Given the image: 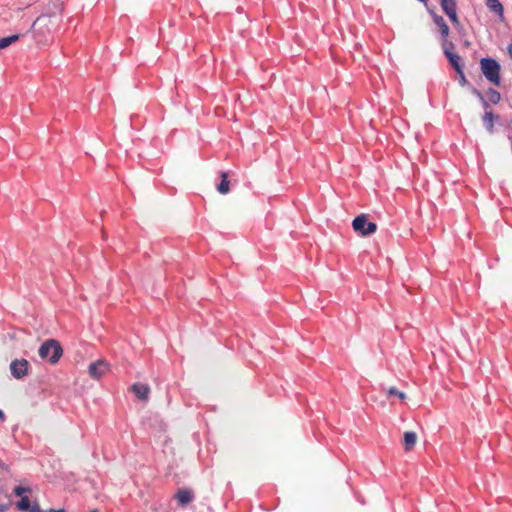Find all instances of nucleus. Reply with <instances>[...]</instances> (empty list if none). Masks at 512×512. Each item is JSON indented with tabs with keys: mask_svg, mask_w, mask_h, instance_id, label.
Segmentation results:
<instances>
[{
	"mask_svg": "<svg viewBox=\"0 0 512 512\" xmlns=\"http://www.w3.org/2000/svg\"><path fill=\"white\" fill-rule=\"evenodd\" d=\"M31 512H37V511H40L39 509V505L37 503H35L34 505H30V510Z\"/></svg>",
	"mask_w": 512,
	"mask_h": 512,
	"instance_id": "obj_22",
	"label": "nucleus"
},
{
	"mask_svg": "<svg viewBox=\"0 0 512 512\" xmlns=\"http://www.w3.org/2000/svg\"><path fill=\"white\" fill-rule=\"evenodd\" d=\"M38 353L41 359L56 364L63 354V349L57 340L48 339L40 346Z\"/></svg>",
	"mask_w": 512,
	"mask_h": 512,
	"instance_id": "obj_2",
	"label": "nucleus"
},
{
	"mask_svg": "<svg viewBox=\"0 0 512 512\" xmlns=\"http://www.w3.org/2000/svg\"><path fill=\"white\" fill-rule=\"evenodd\" d=\"M49 512H65L64 509H50Z\"/></svg>",
	"mask_w": 512,
	"mask_h": 512,
	"instance_id": "obj_24",
	"label": "nucleus"
},
{
	"mask_svg": "<svg viewBox=\"0 0 512 512\" xmlns=\"http://www.w3.org/2000/svg\"><path fill=\"white\" fill-rule=\"evenodd\" d=\"M486 5L491 11L497 13L501 20L504 19V8L499 0H486Z\"/></svg>",
	"mask_w": 512,
	"mask_h": 512,
	"instance_id": "obj_13",
	"label": "nucleus"
},
{
	"mask_svg": "<svg viewBox=\"0 0 512 512\" xmlns=\"http://www.w3.org/2000/svg\"><path fill=\"white\" fill-rule=\"evenodd\" d=\"M91 512H99L97 509L92 510Z\"/></svg>",
	"mask_w": 512,
	"mask_h": 512,
	"instance_id": "obj_29",
	"label": "nucleus"
},
{
	"mask_svg": "<svg viewBox=\"0 0 512 512\" xmlns=\"http://www.w3.org/2000/svg\"><path fill=\"white\" fill-rule=\"evenodd\" d=\"M487 97H488L489 101L493 104L499 103V101L501 99L500 93L492 88L488 89Z\"/></svg>",
	"mask_w": 512,
	"mask_h": 512,
	"instance_id": "obj_17",
	"label": "nucleus"
},
{
	"mask_svg": "<svg viewBox=\"0 0 512 512\" xmlns=\"http://www.w3.org/2000/svg\"><path fill=\"white\" fill-rule=\"evenodd\" d=\"M447 45H448V40H444L443 44H442L443 52H444L445 56L448 58L449 63L451 64V66L456 71H459L460 69L463 68V66L460 63L461 62V57L458 54H455L452 51H450V49L447 48Z\"/></svg>",
	"mask_w": 512,
	"mask_h": 512,
	"instance_id": "obj_8",
	"label": "nucleus"
},
{
	"mask_svg": "<svg viewBox=\"0 0 512 512\" xmlns=\"http://www.w3.org/2000/svg\"><path fill=\"white\" fill-rule=\"evenodd\" d=\"M387 395L390 397V396H396L398 397L400 400H405L406 399V394L402 391H399L397 388L395 387H390L388 390H387Z\"/></svg>",
	"mask_w": 512,
	"mask_h": 512,
	"instance_id": "obj_19",
	"label": "nucleus"
},
{
	"mask_svg": "<svg viewBox=\"0 0 512 512\" xmlns=\"http://www.w3.org/2000/svg\"><path fill=\"white\" fill-rule=\"evenodd\" d=\"M19 39H20L19 34H14V35H11L8 37L1 38L0 39V50L9 47L11 44L15 43Z\"/></svg>",
	"mask_w": 512,
	"mask_h": 512,
	"instance_id": "obj_16",
	"label": "nucleus"
},
{
	"mask_svg": "<svg viewBox=\"0 0 512 512\" xmlns=\"http://www.w3.org/2000/svg\"><path fill=\"white\" fill-rule=\"evenodd\" d=\"M109 371V364L104 360H97L88 366V374L93 379H100Z\"/></svg>",
	"mask_w": 512,
	"mask_h": 512,
	"instance_id": "obj_6",
	"label": "nucleus"
},
{
	"mask_svg": "<svg viewBox=\"0 0 512 512\" xmlns=\"http://www.w3.org/2000/svg\"><path fill=\"white\" fill-rule=\"evenodd\" d=\"M64 11V3L61 0H51L47 3L44 11L37 19L33 22L31 29L37 30L38 26H45L49 28V25H53L61 20ZM50 31V29H47Z\"/></svg>",
	"mask_w": 512,
	"mask_h": 512,
	"instance_id": "obj_1",
	"label": "nucleus"
},
{
	"mask_svg": "<svg viewBox=\"0 0 512 512\" xmlns=\"http://www.w3.org/2000/svg\"><path fill=\"white\" fill-rule=\"evenodd\" d=\"M509 53H510V56L512 58V44L509 46Z\"/></svg>",
	"mask_w": 512,
	"mask_h": 512,
	"instance_id": "obj_27",
	"label": "nucleus"
},
{
	"mask_svg": "<svg viewBox=\"0 0 512 512\" xmlns=\"http://www.w3.org/2000/svg\"><path fill=\"white\" fill-rule=\"evenodd\" d=\"M458 76H459V84L461 86H465L467 84V80H466V77H465V74H464V71H463V68L460 69L459 71H456Z\"/></svg>",
	"mask_w": 512,
	"mask_h": 512,
	"instance_id": "obj_21",
	"label": "nucleus"
},
{
	"mask_svg": "<svg viewBox=\"0 0 512 512\" xmlns=\"http://www.w3.org/2000/svg\"><path fill=\"white\" fill-rule=\"evenodd\" d=\"M352 227L357 234L364 237L375 233L377 230V224L374 222H369L368 216L366 214L357 216L352 221Z\"/></svg>",
	"mask_w": 512,
	"mask_h": 512,
	"instance_id": "obj_4",
	"label": "nucleus"
},
{
	"mask_svg": "<svg viewBox=\"0 0 512 512\" xmlns=\"http://www.w3.org/2000/svg\"><path fill=\"white\" fill-rule=\"evenodd\" d=\"M8 509L7 504H0V512H5Z\"/></svg>",
	"mask_w": 512,
	"mask_h": 512,
	"instance_id": "obj_23",
	"label": "nucleus"
},
{
	"mask_svg": "<svg viewBox=\"0 0 512 512\" xmlns=\"http://www.w3.org/2000/svg\"><path fill=\"white\" fill-rule=\"evenodd\" d=\"M4 418H5V415H4L3 411H2V410H0V419H1V420H4Z\"/></svg>",
	"mask_w": 512,
	"mask_h": 512,
	"instance_id": "obj_26",
	"label": "nucleus"
},
{
	"mask_svg": "<svg viewBox=\"0 0 512 512\" xmlns=\"http://www.w3.org/2000/svg\"><path fill=\"white\" fill-rule=\"evenodd\" d=\"M194 498L192 491L182 488L177 491L175 494V499L178 501L180 506H185L189 504Z\"/></svg>",
	"mask_w": 512,
	"mask_h": 512,
	"instance_id": "obj_10",
	"label": "nucleus"
},
{
	"mask_svg": "<svg viewBox=\"0 0 512 512\" xmlns=\"http://www.w3.org/2000/svg\"><path fill=\"white\" fill-rule=\"evenodd\" d=\"M30 500L27 496H22L21 500L17 502L16 506L20 511L30 510Z\"/></svg>",
	"mask_w": 512,
	"mask_h": 512,
	"instance_id": "obj_18",
	"label": "nucleus"
},
{
	"mask_svg": "<svg viewBox=\"0 0 512 512\" xmlns=\"http://www.w3.org/2000/svg\"><path fill=\"white\" fill-rule=\"evenodd\" d=\"M480 67L485 78L492 84L500 85V65L492 58H482Z\"/></svg>",
	"mask_w": 512,
	"mask_h": 512,
	"instance_id": "obj_3",
	"label": "nucleus"
},
{
	"mask_svg": "<svg viewBox=\"0 0 512 512\" xmlns=\"http://www.w3.org/2000/svg\"><path fill=\"white\" fill-rule=\"evenodd\" d=\"M498 118L499 117L493 114L492 112H485V114L483 115V124L490 134L494 132V121L497 120Z\"/></svg>",
	"mask_w": 512,
	"mask_h": 512,
	"instance_id": "obj_12",
	"label": "nucleus"
},
{
	"mask_svg": "<svg viewBox=\"0 0 512 512\" xmlns=\"http://www.w3.org/2000/svg\"><path fill=\"white\" fill-rule=\"evenodd\" d=\"M221 182L217 186V191L220 194H227L230 190L229 185L230 182L228 180V174L226 172L221 173Z\"/></svg>",
	"mask_w": 512,
	"mask_h": 512,
	"instance_id": "obj_15",
	"label": "nucleus"
},
{
	"mask_svg": "<svg viewBox=\"0 0 512 512\" xmlns=\"http://www.w3.org/2000/svg\"><path fill=\"white\" fill-rule=\"evenodd\" d=\"M441 7L446 15L449 17L452 23L459 24V19L456 12V1L455 0H441Z\"/></svg>",
	"mask_w": 512,
	"mask_h": 512,
	"instance_id": "obj_7",
	"label": "nucleus"
},
{
	"mask_svg": "<svg viewBox=\"0 0 512 512\" xmlns=\"http://www.w3.org/2000/svg\"><path fill=\"white\" fill-rule=\"evenodd\" d=\"M31 489L30 487H23V486H16L14 489H13V493L16 495V496H22L24 493L26 492H30Z\"/></svg>",
	"mask_w": 512,
	"mask_h": 512,
	"instance_id": "obj_20",
	"label": "nucleus"
},
{
	"mask_svg": "<svg viewBox=\"0 0 512 512\" xmlns=\"http://www.w3.org/2000/svg\"><path fill=\"white\" fill-rule=\"evenodd\" d=\"M30 363L28 360L21 358L15 359L10 363V372L15 379H23L29 374Z\"/></svg>",
	"mask_w": 512,
	"mask_h": 512,
	"instance_id": "obj_5",
	"label": "nucleus"
},
{
	"mask_svg": "<svg viewBox=\"0 0 512 512\" xmlns=\"http://www.w3.org/2000/svg\"><path fill=\"white\" fill-rule=\"evenodd\" d=\"M417 443V434L413 431H407L403 435L404 450L410 452Z\"/></svg>",
	"mask_w": 512,
	"mask_h": 512,
	"instance_id": "obj_11",
	"label": "nucleus"
},
{
	"mask_svg": "<svg viewBox=\"0 0 512 512\" xmlns=\"http://www.w3.org/2000/svg\"><path fill=\"white\" fill-rule=\"evenodd\" d=\"M131 390L141 401H147L149 399L151 390L148 385L142 383H134L131 386Z\"/></svg>",
	"mask_w": 512,
	"mask_h": 512,
	"instance_id": "obj_9",
	"label": "nucleus"
},
{
	"mask_svg": "<svg viewBox=\"0 0 512 512\" xmlns=\"http://www.w3.org/2000/svg\"><path fill=\"white\" fill-rule=\"evenodd\" d=\"M447 48H449V49H450V51H452V49L454 48V44H453L452 42H449V41H448Z\"/></svg>",
	"mask_w": 512,
	"mask_h": 512,
	"instance_id": "obj_25",
	"label": "nucleus"
},
{
	"mask_svg": "<svg viewBox=\"0 0 512 512\" xmlns=\"http://www.w3.org/2000/svg\"><path fill=\"white\" fill-rule=\"evenodd\" d=\"M483 105H484L485 108H487L488 107V102L484 101Z\"/></svg>",
	"mask_w": 512,
	"mask_h": 512,
	"instance_id": "obj_28",
	"label": "nucleus"
},
{
	"mask_svg": "<svg viewBox=\"0 0 512 512\" xmlns=\"http://www.w3.org/2000/svg\"><path fill=\"white\" fill-rule=\"evenodd\" d=\"M434 23L439 27L440 33L444 40H447L446 37L449 35V27L446 24L445 20L442 16L434 15L433 17Z\"/></svg>",
	"mask_w": 512,
	"mask_h": 512,
	"instance_id": "obj_14",
	"label": "nucleus"
},
{
	"mask_svg": "<svg viewBox=\"0 0 512 512\" xmlns=\"http://www.w3.org/2000/svg\"><path fill=\"white\" fill-rule=\"evenodd\" d=\"M37 512H49V511H42V510H40V511H37Z\"/></svg>",
	"mask_w": 512,
	"mask_h": 512,
	"instance_id": "obj_30",
	"label": "nucleus"
}]
</instances>
